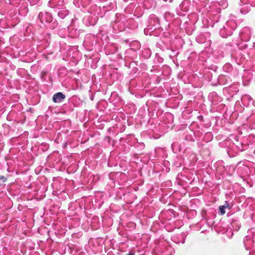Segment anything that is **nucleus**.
Instances as JSON below:
<instances>
[{"instance_id":"obj_4","label":"nucleus","mask_w":255,"mask_h":255,"mask_svg":"<svg viewBox=\"0 0 255 255\" xmlns=\"http://www.w3.org/2000/svg\"><path fill=\"white\" fill-rule=\"evenodd\" d=\"M127 255H134L130 253V254H128Z\"/></svg>"},{"instance_id":"obj_3","label":"nucleus","mask_w":255,"mask_h":255,"mask_svg":"<svg viewBox=\"0 0 255 255\" xmlns=\"http://www.w3.org/2000/svg\"><path fill=\"white\" fill-rule=\"evenodd\" d=\"M0 179L2 180L3 182H4L7 180V178L3 175H0Z\"/></svg>"},{"instance_id":"obj_5","label":"nucleus","mask_w":255,"mask_h":255,"mask_svg":"<svg viewBox=\"0 0 255 255\" xmlns=\"http://www.w3.org/2000/svg\"><path fill=\"white\" fill-rule=\"evenodd\" d=\"M0 186H1V183H0Z\"/></svg>"},{"instance_id":"obj_1","label":"nucleus","mask_w":255,"mask_h":255,"mask_svg":"<svg viewBox=\"0 0 255 255\" xmlns=\"http://www.w3.org/2000/svg\"><path fill=\"white\" fill-rule=\"evenodd\" d=\"M65 97V95L62 93L58 92L53 95L52 100L54 103H60L62 102Z\"/></svg>"},{"instance_id":"obj_2","label":"nucleus","mask_w":255,"mask_h":255,"mask_svg":"<svg viewBox=\"0 0 255 255\" xmlns=\"http://www.w3.org/2000/svg\"><path fill=\"white\" fill-rule=\"evenodd\" d=\"M226 209H227L228 210H230L231 209V206L229 203L227 202H225L223 205L219 207V212L221 215H223L225 214Z\"/></svg>"}]
</instances>
